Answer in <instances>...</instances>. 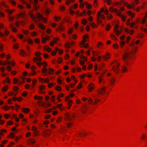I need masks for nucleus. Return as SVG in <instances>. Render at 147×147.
<instances>
[{
	"label": "nucleus",
	"mask_w": 147,
	"mask_h": 147,
	"mask_svg": "<svg viewBox=\"0 0 147 147\" xmlns=\"http://www.w3.org/2000/svg\"><path fill=\"white\" fill-rule=\"evenodd\" d=\"M20 55L22 56H25L26 55V53H25L23 50L21 51L20 53Z\"/></svg>",
	"instance_id": "nucleus-45"
},
{
	"label": "nucleus",
	"mask_w": 147,
	"mask_h": 147,
	"mask_svg": "<svg viewBox=\"0 0 147 147\" xmlns=\"http://www.w3.org/2000/svg\"><path fill=\"white\" fill-rule=\"evenodd\" d=\"M44 49L45 51L48 52H50L51 50V49L47 45H45L44 47Z\"/></svg>",
	"instance_id": "nucleus-26"
},
{
	"label": "nucleus",
	"mask_w": 147,
	"mask_h": 147,
	"mask_svg": "<svg viewBox=\"0 0 147 147\" xmlns=\"http://www.w3.org/2000/svg\"><path fill=\"white\" fill-rule=\"evenodd\" d=\"M82 24L84 25H86L87 23V21L86 19H82L81 21Z\"/></svg>",
	"instance_id": "nucleus-50"
},
{
	"label": "nucleus",
	"mask_w": 147,
	"mask_h": 147,
	"mask_svg": "<svg viewBox=\"0 0 147 147\" xmlns=\"http://www.w3.org/2000/svg\"><path fill=\"white\" fill-rule=\"evenodd\" d=\"M86 7L88 9H91L92 8V6L90 4L86 2Z\"/></svg>",
	"instance_id": "nucleus-48"
},
{
	"label": "nucleus",
	"mask_w": 147,
	"mask_h": 147,
	"mask_svg": "<svg viewBox=\"0 0 147 147\" xmlns=\"http://www.w3.org/2000/svg\"><path fill=\"white\" fill-rule=\"evenodd\" d=\"M115 79L114 77L112 78H111L110 80V83L111 85H113L115 83Z\"/></svg>",
	"instance_id": "nucleus-27"
},
{
	"label": "nucleus",
	"mask_w": 147,
	"mask_h": 147,
	"mask_svg": "<svg viewBox=\"0 0 147 147\" xmlns=\"http://www.w3.org/2000/svg\"><path fill=\"white\" fill-rule=\"evenodd\" d=\"M124 31L127 34H129L130 35H132L134 32V30H129L128 28H124Z\"/></svg>",
	"instance_id": "nucleus-11"
},
{
	"label": "nucleus",
	"mask_w": 147,
	"mask_h": 147,
	"mask_svg": "<svg viewBox=\"0 0 147 147\" xmlns=\"http://www.w3.org/2000/svg\"><path fill=\"white\" fill-rule=\"evenodd\" d=\"M93 98L94 100V105L97 104L100 101V100L99 99L97 96L93 95Z\"/></svg>",
	"instance_id": "nucleus-13"
},
{
	"label": "nucleus",
	"mask_w": 147,
	"mask_h": 147,
	"mask_svg": "<svg viewBox=\"0 0 147 147\" xmlns=\"http://www.w3.org/2000/svg\"><path fill=\"white\" fill-rule=\"evenodd\" d=\"M95 84L92 82H90L88 86V88L89 91H92L94 88Z\"/></svg>",
	"instance_id": "nucleus-10"
},
{
	"label": "nucleus",
	"mask_w": 147,
	"mask_h": 147,
	"mask_svg": "<svg viewBox=\"0 0 147 147\" xmlns=\"http://www.w3.org/2000/svg\"><path fill=\"white\" fill-rule=\"evenodd\" d=\"M34 98L35 100H41L42 99L43 97L42 96L35 95L34 96Z\"/></svg>",
	"instance_id": "nucleus-33"
},
{
	"label": "nucleus",
	"mask_w": 147,
	"mask_h": 147,
	"mask_svg": "<svg viewBox=\"0 0 147 147\" xmlns=\"http://www.w3.org/2000/svg\"><path fill=\"white\" fill-rule=\"evenodd\" d=\"M88 135V133L85 132H80L78 134V136L80 137H84Z\"/></svg>",
	"instance_id": "nucleus-25"
},
{
	"label": "nucleus",
	"mask_w": 147,
	"mask_h": 147,
	"mask_svg": "<svg viewBox=\"0 0 147 147\" xmlns=\"http://www.w3.org/2000/svg\"><path fill=\"white\" fill-rule=\"evenodd\" d=\"M73 8V7H70L69 9L70 13L71 14H73L74 13V11L72 10Z\"/></svg>",
	"instance_id": "nucleus-55"
},
{
	"label": "nucleus",
	"mask_w": 147,
	"mask_h": 147,
	"mask_svg": "<svg viewBox=\"0 0 147 147\" xmlns=\"http://www.w3.org/2000/svg\"><path fill=\"white\" fill-rule=\"evenodd\" d=\"M55 90L57 91H61V86H57L55 88Z\"/></svg>",
	"instance_id": "nucleus-43"
},
{
	"label": "nucleus",
	"mask_w": 147,
	"mask_h": 147,
	"mask_svg": "<svg viewBox=\"0 0 147 147\" xmlns=\"http://www.w3.org/2000/svg\"><path fill=\"white\" fill-rule=\"evenodd\" d=\"M109 10L111 11L115 12L119 16L121 17L122 16L120 12L118 11L117 9H113L112 7H110L109 8Z\"/></svg>",
	"instance_id": "nucleus-5"
},
{
	"label": "nucleus",
	"mask_w": 147,
	"mask_h": 147,
	"mask_svg": "<svg viewBox=\"0 0 147 147\" xmlns=\"http://www.w3.org/2000/svg\"><path fill=\"white\" fill-rule=\"evenodd\" d=\"M30 1L33 4L34 9L36 10L38 8L37 5L38 2V0H34L33 2H32L31 0Z\"/></svg>",
	"instance_id": "nucleus-15"
},
{
	"label": "nucleus",
	"mask_w": 147,
	"mask_h": 147,
	"mask_svg": "<svg viewBox=\"0 0 147 147\" xmlns=\"http://www.w3.org/2000/svg\"><path fill=\"white\" fill-rule=\"evenodd\" d=\"M140 40H137L135 42V43H134V42H131L130 45L131 46L133 47L135 45H137L140 43Z\"/></svg>",
	"instance_id": "nucleus-28"
},
{
	"label": "nucleus",
	"mask_w": 147,
	"mask_h": 147,
	"mask_svg": "<svg viewBox=\"0 0 147 147\" xmlns=\"http://www.w3.org/2000/svg\"><path fill=\"white\" fill-rule=\"evenodd\" d=\"M25 16V14L24 13L22 12L20 13V14H18L17 16L18 18H23Z\"/></svg>",
	"instance_id": "nucleus-38"
},
{
	"label": "nucleus",
	"mask_w": 147,
	"mask_h": 147,
	"mask_svg": "<svg viewBox=\"0 0 147 147\" xmlns=\"http://www.w3.org/2000/svg\"><path fill=\"white\" fill-rule=\"evenodd\" d=\"M110 55L109 53H107L102 57V59L105 61H107L110 58Z\"/></svg>",
	"instance_id": "nucleus-19"
},
{
	"label": "nucleus",
	"mask_w": 147,
	"mask_h": 147,
	"mask_svg": "<svg viewBox=\"0 0 147 147\" xmlns=\"http://www.w3.org/2000/svg\"><path fill=\"white\" fill-rule=\"evenodd\" d=\"M3 109L5 111H7L9 109V107L6 105L3 106Z\"/></svg>",
	"instance_id": "nucleus-49"
},
{
	"label": "nucleus",
	"mask_w": 147,
	"mask_h": 147,
	"mask_svg": "<svg viewBox=\"0 0 147 147\" xmlns=\"http://www.w3.org/2000/svg\"><path fill=\"white\" fill-rule=\"evenodd\" d=\"M9 64L12 66H14L15 65V63L13 61H10V63Z\"/></svg>",
	"instance_id": "nucleus-59"
},
{
	"label": "nucleus",
	"mask_w": 147,
	"mask_h": 147,
	"mask_svg": "<svg viewBox=\"0 0 147 147\" xmlns=\"http://www.w3.org/2000/svg\"><path fill=\"white\" fill-rule=\"evenodd\" d=\"M99 83L100 84V85L103 86H104V85L105 84V81L104 79H102L100 78H99Z\"/></svg>",
	"instance_id": "nucleus-22"
},
{
	"label": "nucleus",
	"mask_w": 147,
	"mask_h": 147,
	"mask_svg": "<svg viewBox=\"0 0 147 147\" xmlns=\"http://www.w3.org/2000/svg\"><path fill=\"white\" fill-rule=\"evenodd\" d=\"M136 22L138 23H140L142 24L145 23L147 27V19H137Z\"/></svg>",
	"instance_id": "nucleus-8"
},
{
	"label": "nucleus",
	"mask_w": 147,
	"mask_h": 147,
	"mask_svg": "<svg viewBox=\"0 0 147 147\" xmlns=\"http://www.w3.org/2000/svg\"><path fill=\"white\" fill-rule=\"evenodd\" d=\"M22 111L25 114H27L30 111V109L28 108H23L22 109Z\"/></svg>",
	"instance_id": "nucleus-23"
},
{
	"label": "nucleus",
	"mask_w": 147,
	"mask_h": 147,
	"mask_svg": "<svg viewBox=\"0 0 147 147\" xmlns=\"http://www.w3.org/2000/svg\"><path fill=\"white\" fill-rule=\"evenodd\" d=\"M36 17L37 18H45L43 17L42 15L38 13H36Z\"/></svg>",
	"instance_id": "nucleus-40"
},
{
	"label": "nucleus",
	"mask_w": 147,
	"mask_h": 147,
	"mask_svg": "<svg viewBox=\"0 0 147 147\" xmlns=\"http://www.w3.org/2000/svg\"><path fill=\"white\" fill-rule=\"evenodd\" d=\"M22 31L24 34L26 35H28L29 33V31L28 30H24L22 29Z\"/></svg>",
	"instance_id": "nucleus-46"
},
{
	"label": "nucleus",
	"mask_w": 147,
	"mask_h": 147,
	"mask_svg": "<svg viewBox=\"0 0 147 147\" xmlns=\"http://www.w3.org/2000/svg\"><path fill=\"white\" fill-rule=\"evenodd\" d=\"M86 15V13L85 10H84L82 13L80 14V16H81L82 15Z\"/></svg>",
	"instance_id": "nucleus-61"
},
{
	"label": "nucleus",
	"mask_w": 147,
	"mask_h": 147,
	"mask_svg": "<svg viewBox=\"0 0 147 147\" xmlns=\"http://www.w3.org/2000/svg\"><path fill=\"white\" fill-rule=\"evenodd\" d=\"M106 87L103 86L100 89L97 90L98 93L99 94H104L105 93Z\"/></svg>",
	"instance_id": "nucleus-7"
},
{
	"label": "nucleus",
	"mask_w": 147,
	"mask_h": 147,
	"mask_svg": "<svg viewBox=\"0 0 147 147\" xmlns=\"http://www.w3.org/2000/svg\"><path fill=\"white\" fill-rule=\"evenodd\" d=\"M88 34H85L83 36V40L81 42L80 45L81 47H82L83 45L86 42V39L88 38Z\"/></svg>",
	"instance_id": "nucleus-6"
},
{
	"label": "nucleus",
	"mask_w": 147,
	"mask_h": 147,
	"mask_svg": "<svg viewBox=\"0 0 147 147\" xmlns=\"http://www.w3.org/2000/svg\"><path fill=\"white\" fill-rule=\"evenodd\" d=\"M97 16L98 18H105L104 15L101 14L100 12H98V13Z\"/></svg>",
	"instance_id": "nucleus-39"
},
{
	"label": "nucleus",
	"mask_w": 147,
	"mask_h": 147,
	"mask_svg": "<svg viewBox=\"0 0 147 147\" xmlns=\"http://www.w3.org/2000/svg\"><path fill=\"white\" fill-rule=\"evenodd\" d=\"M127 14L131 17H134L135 15V14L134 13L130 11H127Z\"/></svg>",
	"instance_id": "nucleus-32"
},
{
	"label": "nucleus",
	"mask_w": 147,
	"mask_h": 147,
	"mask_svg": "<svg viewBox=\"0 0 147 147\" xmlns=\"http://www.w3.org/2000/svg\"><path fill=\"white\" fill-rule=\"evenodd\" d=\"M87 76L86 74H84L82 75H80V79H82L86 77Z\"/></svg>",
	"instance_id": "nucleus-58"
},
{
	"label": "nucleus",
	"mask_w": 147,
	"mask_h": 147,
	"mask_svg": "<svg viewBox=\"0 0 147 147\" xmlns=\"http://www.w3.org/2000/svg\"><path fill=\"white\" fill-rule=\"evenodd\" d=\"M36 142L35 140L33 138H31L29 139L27 141L28 144L30 146L31 145H32Z\"/></svg>",
	"instance_id": "nucleus-12"
},
{
	"label": "nucleus",
	"mask_w": 147,
	"mask_h": 147,
	"mask_svg": "<svg viewBox=\"0 0 147 147\" xmlns=\"http://www.w3.org/2000/svg\"><path fill=\"white\" fill-rule=\"evenodd\" d=\"M51 130L49 129H47L45 131L43 134V136L44 137H46L51 135Z\"/></svg>",
	"instance_id": "nucleus-14"
},
{
	"label": "nucleus",
	"mask_w": 147,
	"mask_h": 147,
	"mask_svg": "<svg viewBox=\"0 0 147 147\" xmlns=\"http://www.w3.org/2000/svg\"><path fill=\"white\" fill-rule=\"evenodd\" d=\"M5 11L7 13V14L8 15H10L11 14L13 11H14V10H10L9 9H7L5 10Z\"/></svg>",
	"instance_id": "nucleus-41"
},
{
	"label": "nucleus",
	"mask_w": 147,
	"mask_h": 147,
	"mask_svg": "<svg viewBox=\"0 0 147 147\" xmlns=\"http://www.w3.org/2000/svg\"><path fill=\"white\" fill-rule=\"evenodd\" d=\"M131 38V37L130 36H127L126 39V42L127 43H128L129 42V40Z\"/></svg>",
	"instance_id": "nucleus-60"
},
{
	"label": "nucleus",
	"mask_w": 147,
	"mask_h": 147,
	"mask_svg": "<svg viewBox=\"0 0 147 147\" xmlns=\"http://www.w3.org/2000/svg\"><path fill=\"white\" fill-rule=\"evenodd\" d=\"M36 63L37 65L39 67H40L41 65H42L44 66L43 67H46L47 65V63L45 61L43 62L39 61V62H36Z\"/></svg>",
	"instance_id": "nucleus-17"
},
{
	"label": "nucleus",
	"mask_w": 147,
	"mask_h": 147,
	"mask_svg": "<svg viewBox=\"0 0 147 147\" xmlns=\"http://www.w3.org/2000/svg\"><path fill=\"white\" fill-rule=\"evenodd\" d=\"M60 98H61V94H58L57 97V99L59 102H60L61 101V99Z\"/></svg>",
	"instance_id": "nucleus-52"
},
{
	"label": "nucleus",
	"mask_w": 147,
	"mask_h": 147,
	"mask_svg": "<svg viewBox=\"0 0 147 147\" xmlns=\"http://www.w3.org/2000/svg\"><path fill=\"white\" fill-rule=\"evenodd\" d=\"M129 26L130 28H132L134 27L135 28H136L138 27L136 24L134 22H131Z\"/></svg>",
	"instance_id": "nucleus-29"
},
{
	"label": "nucleus",
	"mask_w": 147,
	"mask_h": 147,
	"mask_svg": "<svg viewBox=\"0 0 147 147\" xmlns=\"http://www.w3.org/2000/svg\"><path fill=\"white\" fill-rule=\"evenodd\" d=\"M121 71L123 73H125L128 71V68L125 65H123L121 67Z\"/></svg>",
	"instance_id": "nucleus-20"
},
{
	"label": "nucleus",
	"mask_w": 147,
	"mask_h": 147,
	"mask_svg": "<svg viewBox=\"0 0 147 147\" xmlns=\"http://www.w3.org/2000/svg\"><path fill=\"white\" fill-rule=\"evenodd\" d=\"M103 45V43L101 42H99L97 44V47L98 48L101 49Z\"/></svg>",
	"instance_id": "nucleus-31"
},
{
	"label": "nucleus",
	"mask_w": 147,
	"mask_h": 147,
	"mask_svg": "<svg viewBox=\"0 0 147 147\" xmlns=\"http://www.w3.org/2000/svg\"><path fill=\"white\" fill-rule=\"evenodd\" d=\"M65 119L66 121H71L74 118V115L73 114H70L68 113H66L65 114Z\"/></svg>",
	"instance_id": "nucleus-4"
},
{
	"label": "nucleus",
	"mask_w": 147,
	"mask_h": 147,
	"mask_svg": "<svg viewBox=\"0 0 147 147\" xmlns=\"http://www.w3.org/2000/svg\"><path fill=\"white\" fill-rule=\"evenodd\" d=\"M80 58L81 59H83L85 61H87V57L86 56L81 55L80 56Z\"/></svg>",
	"instance_id": "nucleus-47"
},
{
	"label": "nucleus",
	"mask_w": 147,
	"mask_h": 147,
	"mask_svg": "<svg viewBox=\"0 0 147 147\" xmlns=\"http://www.w3.org/2000/svg\"><path fill=\"white\" fill-rule=\"evenodd\" d=\"M119 43L120 47L122 48L125 44V42L124 41H121L119 42Z\"/></svg>",
	"instance_id": "nucleus-35"
},
{
	"label": "nucleus",
	"mask_w": 147,
	"mask_h": 147,
	"mask_svg": "<svg viewBox=\"0 0 147 147\" xmlns=\"http://www.w3.org/2000/svg\"><path fill=\"white\" fill-rule=\"evenodd\" d=\"M50 39V37L47 35L45 36V37H42V42L43 43H45L47 40H49Z\"/></svg>",
	"instance_id": "nucleus-16"
},
{
	"label": "nucleus",
	"mask_w": 147,
	"mask_h": 147,
	"mask_svg": "<svg viewBox=\"0 0 147 147\" xmlns=\"http://www.w3.org/2000/svg\"><path fill=\"white\" fill-rule=\"evenodd\" d=\"M8 87L7 86H5L2 88V91L3 92H5L7 90Z\"/></svg>",
	"instance_id": "nucleus-44"
},
{
	"label": "nucleus",
	"mask_w": 147,
	"mask_h": 147,
	"mask_svg": "<svg viewBox=\"0 0 147 147\" xmlns=\"http://www.w3.org/2000/svg\"><path fill=\"white\" fill-rule=\"evenodd\" d=\"M4 117L6 119H8L10 117V115L8 114H5L4 115Z\"/></svg>",
	"instance_id": "nucleus-53"
},
{
	"label": "nucleus",
	"mask_w": 147,
	"mask_h": 147,
	"mask_svg": "<svg viewBox=\"0 0 147 147\" xmlns=\"http://www.w3.org/2000/svg\"><path fill=\"white\" fill-rule=\"evenodd\" d=\"M54 70L51 68H49L48 70L49 74L50 75H52L53 74Z\"/></svg>",
	"instance_id": "nucleus-34"
},
{
	"label": "nucleus",
	"mask_w": 147,
	"mask_h": 147,
	"mask_svg": "<svg viewBox=\"0 0 147 147\" xmlns=\"http://www.w3.org/2000/svg\"><path fill=\"white\" fill-rule=\"evenodd\" d=\"M32 129L33 131H35L37 130V128L34 125H33L32 126Z\"/></svg>",
	"instance_id": "nucleus-57"
},
{
	"label": "nucleus",
	"mask_w": 147,
	"mask_h": 147,
	"mask_svg": "<svg viewBox=\"0 0 147 147\" xmlns=\"http://www.w3.org/2000/svg\"><path fill=\"white\" fill-rule=\"evenodd\" d=\"M87 110V106L86 105L83 106L81 109V111L82 113H85Z\"/></svg>",
	"instance_id": "nucleus-21"
},
{
	"label": "nucleus",
	"mask_w": 147,
	"mask_h": 147,
	"mask_svg": "<svg viewBox=\"0 0 147 147\" xmlns=\"http://www.w3.org/2000/svg\"><path fill=\"white\" fill-rule=\"evenodd\" d=\"M146 134H142L141 136V138L142 140H144L146 139Z\"/></svg>",
	"instance_id": "nucleus-54"
},
{
	"label": "nucleus",
	"mask_w": 147,
	"mask_h": 147,
	"mask_svg": "<svg viewBox=\"0 0 147 147\" xmlns=\"http://www.w3.org/2000/svg\"><path fill=\"white\" fill-rule=\"evenodd\" d=\"M138 49L137 47H135L129 53H125L123 56V59L126 65L129 66L130 65V60L133 59Z\"/></svg>",
	"instance_id": "nucleus-1"
},
{
	"label": "nucleus",
	"mask_w": 147,
	"mask_h": 147,
	"mask_svg": "<svg viewBox=\"0 0 147 147\" xmlns=\"http://www.w3.org/2000/svg\"><path fill=\"white\" fill-rule=\"evenodd\" d=\"M65 28L61 25L59 27L56 29L57 31L61 32V31H64L65 30Z\"/></svg>",
	"instance_id": "nucleus-24"
},
{
	"label": "nucleus",
	"mask_w": 147,
	"mask_h": 147,
	"mask_svg": "<svg viewBox=\"0 0 147 147\" xmlns=\"http://www.w3.org/2000/svg\"><path fill=\"white\" fill-rule=\"evenodd\" d=\"M13 122L11 121H9L7 123V125H12L13 124Z\"/></svg>",
	"instance_id": "nucleus-64"
},
{
	"label": "nucleus",
	"mask_w": 147,
	"mask_h": 147,
	"mask_svg": "<svg viewBox=\"0 0 147 147\" xmlns=\"http://www.w3.org/2000/svg\"><path fill=\"white\" fill-rule=\"evenodd\" d=\"M39 89L40 90H44L45 89V86L41 85L39 87Z\"/></svg>",
	"instance_id": "nucleus-56"
},
{
	"label": "nucleus",
	"mask_w": 147,
	"mask_h": 147,
	"mask_svg": "<svg viewBox=\"0 0 147 147\" xmlns=\"http://www.w3.org/2000/svg\"><path fill=\"white\" fill-rule=\"evenodd\" d=\"M25 24V22L24 21H22L21 22L17 21L16 23V25L17 27L20 25L24 26Z\"/></svg>",
	"instance_id": "nucleus-18"
},
{
	"label": "nucleus",
	"mask_w": 147,
	"mask_h": 147,
	"mask_svg": "<svg viewBox=\"0 0 147 147\" xmlns=\"http://www.w3.org/2000/svg\"><path fill=\"white\" fill-rule=\"evenodd\" d=\"M119 28V26L116 24L114 28V31L115 34L117 35H119L121 33V32L118 30Z\"/></svg>",
	"instance_id": "nucleus-9"
},
{
	"label": "nucleus",
	"mask_w": 147,
	"mask_h": 147,
	"mask_svg": "<svg viewBox=\"0 0 147 147\" xmlns=\"http://www.w3.org/2000/svg\"><path fill=\"white\" fill-rule=\"evenodd\" d=\"M38 80L40 82L42 83H44L45 82L44 79L40 77H39L38 78Z\"/></svg>",
	"instance_id": "nucleus-63"
},
{
	"label": "nucleus",
	"mask_w": 147,
	"mask_h": 147,
	"mask_svg": "<svg viewBox=\"0 0 147 147\" xmlns=\"http://www.w3.org/2000/svg\"><path fill=\"white\" fill-rule=\"evenodd\" d=\"M113 64L114 65L112 67L113 71L116 74L119 73L120 70L119 66L120 65V63L118 62L117 61H115L111 63V65Z\"/></svg>",
	"instance_id": "nucleus-2"
},
{
	"label": "nucleus",
	"mask_w": 147,
	"mask_h": 147,
	"mask_svg": "<svg viewBox=\"0 0 147 147\" xmlns=\"http://www.w3.org/2000/svg\"><path fill=\"white\" fill-rule=\"evenodd\" d=\"M6 132V130L4 129H2L0 131V136H2L3 135V133Z\"/></svg>",
	"instance_id": "nucleus-42"
},
{
	"label": "nucleus",
	"mask_w": 147,
	"mask_h": 147,
	"mask_svg": "<svg viewBox=\"0 0 147 147\" xmlns=\"http://www.w3.org/2000/svg\"><path fill=\"white\" fill-rule=\"evenodd\" d=\"M88 103L90 105H94V101H93L92 99L91 98H89L88 100Z\"/></svg>",
	"instance_id": "nucleus-37"
},
{
	"label": "nucleus",
	"mask_w": 147,
	"mask_h": 147,
	"mask_svg": "<svg viewBox=\"0 0 147 147\" xmlns=\"http://www.w3.org/2000/svg\"><path fill=\"white\" fill-rule=\"evenodd\" d=\"M38 27L42 30H44L46 28V26L42 23L39 24L38 25Z\"/></svg>",
	"instance_id": "nucleus-30"
},
{
	"label": "nucleus",
	"mask_w": 147,
	"mask_h": 147,
	"mask_svg": "<svg viewBox=\"0 0 147 147\" xmlns=\"http://www.w3.org/2000/svg\"><path fill=\"white\" fill-rule=\"evenodd\" d=\"M41 53L39 51H38L35 53V55L36 57H34L33 59V61L34 62L36 63L37 61H40L42 60L41 58L40 57Z\"/></svg>",
	"instance_id": "nucleus-3"
},
{
	"label": "nucleus",
	"mask_w": 147,
	"mask_h": 147,
	"mask_svg": "<svg viewBox=\"0 0 147 147\" xmlns=\"http://www.w3.org/2000/svg\"><path fill=\"white\" fill-rule=\"evenodd\" d=\"M37 82V80L36 79H34L32 80V86L31 87V89H32L34 88V87L36 82Z\"/></svg>",
	"instance_id": "nucleus-36"
},
{
	"label": "nucleus",
	"mask_w": 147,
	"mask_h": 147,
	"mask_svg": "<svg viewBox=\"0 0 147 147\" xmlns=\"http://www.w3.org/2000/svg\"><path fill=\"white\" fill-rule=\"evenodd\" d=\"M55 96H52L50 100L51 102H53L55 100Z\"/></svg>",
	"instance_id": "nucleus-62"
},
{
	"label": "nucleus",
	"mask_w": 147,
	"mask_h": 147,
	"mask_svg": "<svg viewBox=\"0 0 147 147\" xmlns=\"http://www.w3.org/2000/svg\"><path fill=\"white\" fill-rule=\"evenodd\" d=\"M113 47L115 49H117L118 48L119 46V45L116 43L114 44L113 45Z\"/></svg>",
	"instance_id": "nucleus-51"
}]
</instances>
